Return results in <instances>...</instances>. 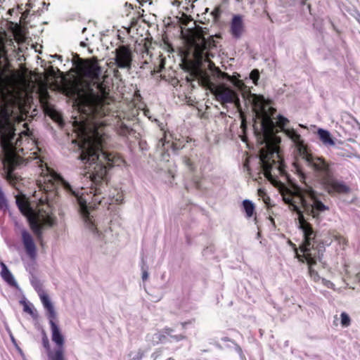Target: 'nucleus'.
Here are the masks:
<instances>
[{
  "label": "nucleus",
  "mask_w": 360,
  "mask_h": 360,
  "mask_svg": "<svg viewBox=\"0 0 360 360\" xmlns=\"http://www.w3.org/2000/svg\"><path fill=\"white\" fill-rule=\"evenodd\" d=\"M77 74L84 78L97 82V93H95L89 84L86 90L81 87L80 83L71 82L66 86L67 95L77 97L78 110L85 116L86 121L78 124L77 137L81 150L79 159L88 169L86 174L92 181L91 190L94 192L93 202L98 205L122 202L123 195L117 193L116 197L109 195L108 200L102 196L103 191L108 187V171L122 161L121 158L114 153L103 151L105 140L104 127L106 120L96 122L97 119L105 117L112 111L114 99L110 96V89L103 82H100L102 73L98 60L94 56L90 58H78L73 62Z\"/></svg>",
  "instance_id": "nucleus-1"
},
{
  "label": "nucleus",
  "mask_w": 360,
  "mask_h": 360,
  "mask_svg": "<svg viewBox=\"0 0 360 360\" xmlns=\"http://www.w3.org/2000/svg\"><path fill=\"white\" fill-rule=\"evenodd\" d=\"M263 140L261 144L264 145L259 150V165L264 176L275 186L281 193L283 200L288 205L289 209L297 213L299 220V226L304 236V241L300 246L303 253L302 256L297 255L300 261L305 260L309 266L310 277L317 282L321 280L318 272L313 269L316 263V258L319 257V251L314 246L316 244V233L311 224L304 217V214L311 217L316 221L319 219L320 214L328 210L320 200L322 195L314 190L312 186L307 182L306 175L297 168L300 181L304 184L303 187L294 186L288 187L278 179L281 176L284 180H288L287 172L285 169L282 160L278 153L277 141L275 135H262Z\"/></svg>",
  "instance_id": "nucleus-2"
},
{
  "label": "nucleus",
  "mask_w": 360,
  "mask_h": 360,
  "mask_svg": "<svg viewBox=\"0 0 360 360\" xmlns=\"http://www.w3.org/2000/svg\"><path fill=\"white\" fill-rule=\"evenodd\" d=\"M15 77L7 65L0 60V146L4 153L3 165L5 178L15 186L20 180V176L15 170L26 165L31 160H37L42 167L39 158L40 148L26 122L22 127L26 129L19 131V125L24 121L22 103L11 91Z\"/></svg>",
  "instance_id": "nucleus-3"
},
{
  "label": "nucleus",
  "mask_w": 360,
  "mask_h": 360,
  "mask_svg": "<svg viewBox=\"0 0 360 360\" xmlns=\"http://www.w3.org/2000/svg\"><path fill=\"white\" fill-rule=\"evenodd\" d=\"M276 120L278 127L293 143L297 155L311 170L318 183L322 186L323 189L330 195L348 193L349 188L344 182L340 181L334 177L330 164L323 158L309 152L307 146L297 131L292 127H288L289 120L281 115L277 116Z\"/></svg>",
  "instance_id": "nucleus-4"
},
{
  "label": "nucleus",
  "mask_w": 360,
  "mask_h": 360,
  "mask_svg": "<svg viewBox=\"0 0 360 360\" xmlns=\"http://www.w3.org/2000/svg\"><path fill=\"white\" fill-rule=\"evenodd\" d=\"M38 295L41 300L44 309L46 311V316L49 321L51 330L52 341L57 345V349L54 352L49 351L48 356L50 360H65L64 357V344L65 338L62 334L59 326L56 324V321L57 315L54 307L49 299L48 294L41 288L37 290Z\"/></svg>",
  "instance_id": "nucleus-5"
},
{
  "label": "nucleus",
  "mask_w": 360,
  "mask_h": 360,
  "mask_svg": "<svg viewBox=\"0 0 360 360\" xmlns=\"http://www.w3.org/2000/svg\"><path fill=\"white\" fill-rule=\"evenodd\" d=\"M48 178L47 181L49 184L47 188L51 190L54 188L56 182L60 184L67 194L75 198L77 202L79 205L81 214H82L85 221L94 226L92 218L87 208L86 201L83 198L82 195L80 194L79 191L73 189L72 186L68 181L53 170L50 172V176H48Z\"/></svg>",
  "instance_id": "nucleus-6"
},
{
  "label": "nucleus",
  "mask_w": 360,
  "mask_h": 360,
  "mask_svg": "<svg viewBox=\"0 0 360 360\" xmlns=\"http://www.w3.org/2000/svg\"><path fill=\"white\" fill-rule=\"evenodd\" d=\"M190 40L194 47L193 56L196 63L199 65L207 63L208 68L212 70V67H214V64L209 58L208 49L212 46L216 47L217 42L214 39H212V41H207L202 30L193 33Z\"/></svg>",
  "instance_id": "nucleus-7"
},
{
  "label": "nucleus",
  "mask_w": 360,
  "mask_h": 360,
  "mask_svg": "<svg viewBox=\"0 0 360 360\" xmlns=\"http://www.w3.org/2000/svg\"><path fill=\"white\" fill-rule=\"evenodd\" d=\"M115 64L116 69L113 70L115 77L120 76L118 69L131 70L133 61V53L129 45H120L115 50Z\"/></svg>",
  "instance_id": "nucleus-8"
},
{
  "label": "nucleus",
  "mask_w": 360,
  "mask_h": 360,
  "mask_svg": "<svg viewBox=\"0 0 360 360\" xmlns=\"http://www.w3.org/2000/svg\"><path fill=\"white\" fill-rule=\"evenodd\" d=\"M130 122L131 120L125 117L122 119L119 117L115 125L117 134L119 136L127 137L129 135L134 133V130L132 129Z\"/></svg>",
  "instance_id": "nucleus-9"
},
{
  "label": "nucleus",
  "mask_w": 360,
  "mask_h": 360,
  "mask_svg": "<svg viewBox=\"0 0 360 360\" xmlns=\"http://www.w3.org/2000/svg\"><path fill=\"white\" fill-rule=\"evenodd\" d=\"M174 330L169 327H165L161 331H159L155 335L158 342H165L167 338L169 337L172 341L179 342L186 338V336L183 334L172 335Z\"/></svg>",
  "instance_id": "nucleus-10"
},
{
  "label": "nucleus",
  "mask_w": 360,
  "mask_h": 360,
  "mask_svg": "<svg viewBox=\"0 0 360 360\" xmlns=\"http://www.w3.org/2000/svg\"><path fill=\"white\" fill-rule=\"evenodd\" d=\"M22 240L27 255L31 259H35L37 255L36 245L30 233L26 231L22 232Z\"/></svg>",
  "instance_id": "nucleus-11"
},
{
  "label": "nucleus",
  "mask_w": 360,
  "mask_h": 360,
  "mask_svg": "<svg viewBox=\"0 0 360 360\" xmlns=\"http://www.w3.org/2000/svg\"><path fill=\"white\" fill-rule=\"evenodd\" d=\"M244 32V24L242 16L234 15L230 26V33L236 39H240Z\"/></svg>",
  "instance_id": "nucleus-12"
},
{
  "label": "nucleus",
  "mask_w": 360,
  "mask_h": 360,
  "mask_svg": "<svg viewBox=\"0 0 360 360\" xmlns=\"http://www.w3.org/2000/svg\"><path fill=\"white\" fill-rule=\"evenodd\" d=\"M16 204L20 212L27 217L36 213L31 207L30 202L25 195L16 196Z\"/></svg>",
  "instance_id": "nucleus-13"
},
{
  "label": "nucleus",
  "mask_w": 360,
  "mask_h": 360,
  "mask_svg": "<svg viewBox=\"0 0 360 360\" xmlns=\"http://www.w3.org/2000/svg\"><path fill=\"white\" fill-rule=\"evenodd\" d=\"M30 226L33 232L39 237L41 235L42 224L41 222V216L39 213H34L27 217Z\"/></svg>",
  "instance_id": "nucleus-14"
},
{
  "label": "nucleus",
  "mask_w": 360,
  "mask_h": 360,
  "mask_svg": "<svg viewBox=\"0 0 360 360\" xmlns=\"http://www.w3.org/2000/svg\"><path fill=\"white\" fill-rule=\"evenodd\" d=\"M212 92L214 95L217 101L224 107L225 106V84H222L219 86H214L211 89Z\"/></svg>",
  "instance_id": "nucleus-15"
},
{
  "label": "nucleus",
  "mask_w": 360,
  "mask_h": 360,
  "mask_svg": "<svg viewBox=\"0 0 360 360\" xmlns=\"http://www.w3.org/2000/svg\"><path fill=\"white\" fill-rule=\"evenodd\" d=\"M317 134L320 140L326 146H332L335 145V141L328 131L323 129H319Z\"/></svg>",
  "instance_id": "nucleus-16"
},
{
  "label": "nucleus",
  "mask_w": 360,
  "mask_h": 360,
  "mask_svg": "<svg viewBox=\"0 0 360 360\" xmlns=\"http://www.w3.org/2000/svg\"><path fill=\"white\" fill-rule=\"evenodd\" d=\"M1 276L2 278L7 282L11 285H15L16 284V282L12 275V274L10 272L8 269L7 268L6 265L4 262H1Z\"/></svg>",
  "instance_id": "nucleus-17"
},
{
  "label": "nucleus",
  "mask_w": 360,
  "mask_h": 360,
  "mask_svg": "<svg viewBox=\"0 0 360 360\" xmlns=\"http://www.w3.org/2000/svg\"><path fill=\"white\" fill-rule=\"evenodd\" d=\"M329 234L330 235L331 238L338 243L341 249H345L348 244V240L346 238H345L336 231H330Z\"/></svg>",
  "instance_id": "nucleus-18"
},
{
  "label": "nucleus",
  "mask_w": 360,
  "mask_h": 360,
  "mask_svg": "<svg viewBox=\"0 0 360 360\" xmlns=\"http://www.w3.org/2000/svg\"><path fill=\"white\" fill-rule=\"evenodd\" d=\"M243 205L246 212L247 217L250 218L252 217L255 211L253 203L250 200H245L243 202Z\"/></svg>",
  "instance_id": "nucleus-19"
},
{
  "label": "nucleus",
  "mask_w": 360,
  "mask_h": 360,
  "mask_svg": "<svg viewBox=\"0 0 360 360\" xmlns=\"http://www.w3.org/2000/svg\"><path fill=\"white\" fill-rule=\"evenodd\" d=\"M226 342H231V344H226V348L229 349V350H232V349L235 350L238 354L240 359L243 360L244 355L243 354L241 348L237 344L228 340L227 338H226Z\"/></svg>",
  "instance_id": "nucleus-20"
},
{
  "label": "nucleus",
  "mask_w": 360,
  "mask_h": 360,
  "mask_svg": "<svg viewBox=\"0 0 360 360\" xmlns=\"http://www.w3.org/2000/svg\"><path fill=\"white\" fill-rule=\"evenodd\" d=\"M8 208L6 197L0 187V210L6 211Z\"/></svg>",
  "instance_id": "nucleus-21"
},
{
  "label": "nucleus",
  "mask_w": 360,
  "mask_h": 360,
  "mask_svg": "<svg viewBox=\"0 0 360 360\" xmlns=\"http://www.w3.org/2000/svg\"><path fill=\"white\" fill-rule=\"evenodd\" d=\"M250 78L252 80L254 84L257 85V82L259 79V72L257 69H254L250 74Z\"/></svg>",
  "instance_id": "nucleus-22"
},
{
  "label": "nucleus",
  "mask_w": 360,
  "mask_h": 360,
  "mask_svg": "<svg viewBox=\"0 0 360 360\" xmlns=\"http://www.w3.org/2000/svg\"><path fill=\"white\" fill-rule=\"evenodd\" d=\"M341 316V324L343 327H347L350 324V318L347 314L342 312Z\"/></svg>",
  "instance_id": "nucleus-23"
},
{
  "label": "nucleus",
  "mask_w": 360,
  "mask_h": 360,
  "mask_svg": "<svg viewBox=\"0 0 360 360\" xmlns=\"http://www.w3.org/2000/svg\"><path fill=\"white\" fill-rule=\"evenodd\" d=\"M42 344H43L44 347L48 350V353H49V351H51L50 350V344H49V338L45 332H43Z\"/></svg>",
  "instance_id": "nucleus-24"
},
{
  "label": "nucleus",
  "mask_w": 360,
  "mask_h": 360,
  "mask_svg": "<svg viewBox=\"0 0 360 360\" xmlns=\"http://www.w3.org/2000/svg\"><path fill=\"white\" fill-rule=\"evenodd\" d=\"M221 11L219 7H216L212 12V15L213 16L214 21L217 22L221 15Z\"/></svg>",
  "instance_id": "nucleus-25"
},
{
  "label": "nucleus",
  "mask_w": 360,
  "mask_h": 360,
  "mask_svg": "<svg viewBox=\"0 0 360 360\" xmlns=\"http://www.w3.org/2000/svg\"><path fill=\"white\" fill-rule=\"evenodd\" d=\"M144 353L142 350L139 349L133 356L132 354H129L131 360H141L143 357Z\"/></svg>",
  "instance_id": "nucleus-26"
},
{
  "label": "nucleus",
  "mask_w": 360,
  "mask_h": 360,
  "mask_svg": "<svg viewBox=\"0 0 360 360\" xmlns=\"http://www.w3.org/2000/svg\"><path fill=\"white\" fill-rule=\"evenodd\" d=\"M321 282H322L323 285H325L326 287H327L328 288H331V289L334 288L335 285L331 281L322 278Z\"/></svg>",
  "instance_id": "nucleus-27"
},
{
  "label": "nucleus",
  "mask_w": 360,
  "mask_h": 360,
  "mask_svg": "<svg viewBox=\"0 0 360 360\" xmlns=\"http://www.w3.org/2000/svg\"><path fill=\"white\" fill-rule=\"evenodd\" d=\"M23 309L25 312L28 313L29 314L33 316L34 315V310L31 306H30L28 304L25 303Z\"/></svg>",
  "instance_id": "nucleus-28"
},
{
  "label": "nucleus",
  "mask_w": 360,
  "mask_h": 360,
  "mask_svg": "<svg viewBox=\"0 0 360 360\" xmlns=\"http://www.w3.org/2000/svg\"><path fill=\"white\" fill-rule=\"evenodd\" d=\"M190 21H191V19H190L189 17L186 15H184L183 18L181 19V22L184 25H187Z\"/></svg>",
  "instance_id": "nucleus-29"
},
{
  "label": "nucleus",
  "mask_w": 360,
  "mask_h": 360,
  "mask_svg": "<svg viewBox=\"0 0 360 360\" xmlns=\"http://www.w3.org/2000/svg\"><path fill=\"white\" fill-rule=\"evenodd\" d=\"M193 322H194V319L188 320L187 321L181 322V326H182L183 329H186L187 326L192 324Z\"/></svg>",
  "instance_id": "nucleus-30"
},
{
  "label": "nucleus",
  "mask_w": 360,
  "mask_h": 360,
  "mask_svg": "<svg viewBox=\"0 0 360 360\" xmlns=\"http://www.w3.org/2000/svg\"><path fill=\"white\" fill-rule=\"evenodd\" d=\"M148 278V271L146 270H143V274H142V279L143 281H146Z\"/></svg>",
  "instance_id": "nucleus-31"
},
{
  "label": "nucleus",
  "mask_w": 360,
  "mask_h": 360,
  "mask_svg": "<svg viewBox=\"0 0 360 360\" xmlns=\"http://www.w3.org/2000/svg\"><path fill=\"white\" fill-rule=\"evenodd\" d=\"M51 221H52L51 218L49 216H47L46 218L45 221L46 223H49V224H52Z\"/></svg>",
  "instance_id": "nucleus-32"
},
{
  "label": "nucleus",
  "mask_w": 360,
  "mask_h": 360,
  "mask_svg": "<svg viewBox=\"0 0 360 360\" xmlns=\"http://www.w3.org/2000/svg\"><path fill=\"white\" fill-rule=\"evenodd\" d=\"M356 278L357 281H360V272L356 275Z\"/></svg>",
  "instance_id": "nucleus-33"
},
{
  "label": "nucleus",
  "mask_w": 360,
  "mask_h": 360,
  "mask_svg": "<svg viewBox=\"0 0 360 360\" xmlns=\"http://www.w3.org/2000/svg\"><path fill=\"white\" fill-rule=\"evenodd\" d=\"M233 60H234V58H230L228 60H226V63H229V62H232Z\"/></svg>",
  "instance_id": "nucleus-34"
},
{
  "label": "nucleus",
  "mask_w": 360,
  "mask_h": 360,
  "mask_svg": "<svg viewBox=\"0 0 360 360\" xmlns=\"http://www.w3.org/2000/svg\"><path fill=\"white\" fill-rule=\"evenodd\" d=\"M307 8H308L309 13L311 14V5L310 4H307Z\"/></svg>",
  "instance_id": "nucleus-35"
},
{
  "label": "nucleus",
  "mask_w": 360,
  "mask_h": 360,
  "mask_svg": "<svg viewBox=\"0 0 360 360\" xmlns=\"http://www.w3.org/2000/svg\"><path fill=\"white\" fill-rule=\"evenodd\" d=\"M306 1H305V0H302V2H301V4H302V6L305 5V4H306Z\"/></svg>",
  "instance_id": "nucleus-36"
},
{
  "label": "nucleus",
  "mask_w": 360,
  "mask_h": 360,
  "mask_svg": "<svg viewBox=\"0 0 360 360\" xmlns=\"http://www.w3.org/2000/svg\"><path fill=\"white\" fill-rule=\"evenodd\" d=\"M221 72V77L224 78L225 77V72Z\"/></svg>",
  "instance_id": "nucleus-37"
},
{
  "label": "nucleus",
  "mask_w": 360,
  "mask_h": 360,
  "mask_svg": "<svg viewBox=\"0 0 360 360\" xmlns=\"http://www.w3.org/2000/svg\"><path fill=\"white\" fill-rule=\"evenodd\" d=\"M125 5H126V6H128V3H127V2H126ZM129 7H131V8H133V7H132L131 4H129Z\"/></svg>",
  "instance_id": "nucleus-38"
},
{
  "label": "nucleus",
  "mask_w": 360,
  "mask_h": 360,
  "mask_svg": "<svg viewBox=\"0 0 360 360\" xmlns=\"http://www.w3.org/2000/svg\"><path fill=\"white\" fill-rule=\"evenodd\" d=\"M299 126L302 128H307L304 125L300 124Z\"/></svg>",
  "instance_id": "nucleus-39"
},
{
  "label": "nucleus",
  "mask_w": 360,
  "mask_h": 360,
  "mask_svg": "<svg viewBox=\"0 0 360 360\" xmlns=\"http://www.w3.org/2000/svg\"><path fill=\"white\" fill-rule=\"evenodd\" d=\"M214 37H217V38H221V37L220 35H217V34H216Z\"/></svg>",
  "instance_id": "nucleus-40"
},
{
  "label": "nucleus",
  "mask_w": 360,
  "mask_h": 360,
  "mask_svg": "<svg viewBox=\"0 0 360 360\" xmlns=\"http://www.w3.org/2000/svg\"><path fill=\"white\" fill-rule=\"evenodd\" d=\"M223 114H224V112H220V115H223Z\"/></svg>",
  "instance_id": "nucleus-41"
},
{
  "label": "nucleus",
  "mask_w": 360,
  "mask_h": 360,
  "mask_svg": "<svg viewBox=\"0 0 360 360\" xmlns=\"http://www.w3.org/2000/svg\"><path fill=\"white\" fill-rule=\"evenodd\" d=\"M359 20V23H360V18H359V20Z\"/></svg>",
  "instance_id": "nucleus-42"
}]
</instances>
